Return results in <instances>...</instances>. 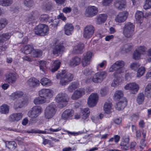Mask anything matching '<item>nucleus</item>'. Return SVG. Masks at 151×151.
Segmentation results:
<instances>
[{
    "instance_id": "nucleus-1",
    "label": "nucleus",
    "mask_w": 151,
    "mask_h": 151,
    "mask_svg": "<svg viewBox=\"0 0 151 151\" xmlns=\"http://www.w3.org/2000/svg\"><path fill=\"white\" fill-rule=\"evenodd\" d=\"M56 78L60 79V83L62 86L65 85L72 81L73 75L70 73H67L65 70L58 73L56 76Z\"/></svg>"
},
{
    "instance_id": "nucleus-2",
    "label": "nucleus",
    "mask_w": 151,
    "mask_h": 151,
    "mask_svg": "<svg viewBox=\"0 0 151 151\" xmlns=\"http://www.w3.org/2000/svg\"><path fill=\"white\" fill-rule=\"evenodd\" d=\"M57 111L56 105L51 104L47 106L44 111V117L46 119L52 118L55 114Z\"/></svg>"
},
{
    "instance_id": "nucleus-3",
    "label": "nucleus",
    "mask_w": 151,
    "mask_h": 151,
    "mask_svg": "<svg viewBox=\"0 0 151 151\" xmlns=\"http://www.w3.org/2000/svg\"><path fill=\"white\" fill-rule=\"evenodd\" d=\"M125 65L124 62L122 60H119L116 62L109 69V72H112L115 71L114 73L115 76L117 74H120L122 73V68Z\"/></svg>"
},
{
    "instance_id": "nucleus-4",
    "label": "nucleus",
    "mask_w": 151,
    "mask_h": 151,
    "mask_svg": "<svg viewBox=\"0 0 151 151\" xmlns=\"http://www.w3.org/2000/svg\"><path fill=\"white\" fill-rule=\"evenodd\" d=\"M135 26L130 22L125 24L123 28V33L125 37L127 38L132 37L134 33Z\"/></svg>"
},
{
    "instance_id": "nucleus-5",
    "label": "nucleus",
    "mask_w": 151,
    "mask_h": 151,
    "mask_svg": "<svg viewBox=\"0 0 151 151\" xmlns=\"http://www.w3.org/2000/svg\"><path fill=\"white\" fill-rule=\"evenodd\" d=\"M49 31V28L43 24H39L34 29L35 33L38 35L44 36L47 35Z\"/></svg>"
},
{
    "instance_id": "nucleus-6",
    "label": "nucleus",
    "mask_w": 151,
    "mask_h": 151,
    "mask_svg": "<svg viewBox=\"0 0 151 151\" xmlns=\"http://www.w3.org/2000/svg\"><path fill=\"white\" fill-rule=\"evenodd\" d=\"M56 101L64 107L67 104L68 101L67 95L63 93H60L57 95L55 98Z\"/></svg>"
},
{
    "instance_id": "nucleus-7",
    "label": "nucleus",
    "mask_w": 151,
    "mask_h": 151,
    "mask_svg": "<svg viewBox=\"0 0 151 151\" xmlns=\"http://www.w3.org/2000/svg\"><path fill=\"white\" fill-rule=\"evenodd\" d=\"M107 76V73L105 71L99 72L95 73L93 76L92 80L95 83L101 82Z\"/></svg>"
},
{
    "instance_id": "nucleus-8",
    "label": "nucleus",
    "mask_w": 151,
    "mask_h": 151,
    "mask_svg": "<svg viewBox=\"0 0 151 151\" xmlns=\"http://www.w3.org/2000/svg\"><path fill=\"white\" fill-rule=\"evenodd\" d=\"M42 111V108L40 106H35L33 107L28 111L27 115L30 117L35 118L37 117Z\"/></svg>"
},
{
    "instance_id": "nucleus-9",
    "label": "nucleus",
    "mask_w": 151,
    "mask_h": 151,
    "mask_svg": "<svg viewBox=\"0 0 151 151\" xmlns=\"http://www.w3.org/2000/svg\"><path fill=\"white\" fill-rule=\"evenodd\" d=\"M95 29L92 25L86 26L84 28L83 36L85 38L89 39L91 37L94 33Z\"/></svg>"
},
{
    "instance_id": "nucleus-10",
    "label": "nucleus",
    "mask_w": 151,
    "mask_h": 151,
    "mask_svg": "<svg viewBox=\"0 0 151 151\" xmlns=\"http://www.w3.org/2000/svg\"><path fill=\"white\" fill-rule=\"evenodd\" d=\"M53 93V91L52 89H42L39 91V94L41 97L50 98L52 97Z\"/></svg>"
},
{
    "instance_id": "nucleus-11",
    "label": "nucleus",
    "mask_w": 151,
    "mask_h": 151,
    "mask_svg": "<svg viewBox=\"0 0 151 151\" xmlns=\"http://www.w3.org/2000/svg\"><path fill=\"white\" fill-rule=\"evenodd\" d=\"M98 96L96 93H92L89 96L88 101V106L92 107L95 106L97 103Z\"/></svg>"
},
{
    "instance_id": "nucleus-12",
    "label": "nucleus",
    "mask_w": 151,
    "mask_h": 151,
    "mask_svg": "<svg viewBox=\"0 0 151 151\" xmlns=\"http://www.w3.org/2000/svg\"><path fill=\"white\" fill-rule=\"evenodd\" d=\"M28 103V101L26 98H22L17 99L15 102L14 107L15 109L21 108L24 105H27Z\"/></svg>"
},
{
    "instance_id": "nucleus-13",
    "label": "nucleus",
    "mask_w": 151,
    "mask_h": 151,
    "mask_svg": "<svg viewBox=\"0 0 151 151\" xmlns=\"http://www.w3.org/2000/svg\"><path fill=\"white\" fill-rule=\"evenodd\" d=\"M128 15V12L126 11L120 12L116 16L115 20L119 23L124 22L126 20Z\"/></svg>"
},
{
    "instance_id": "nucleus-14",
    "label": "nucleus",
    "mask_w": 151,
    "mask_h": 151,
    "mask_svg": "<svg viewBox=\"0 0 151 151\" xmlns=\"http://www.w3.org/2000/svg\"><path fill=\"white\" fill-rule=\"evenodd\" d=\"M97 8L94 6H91L88 7L86 10V14L88 17H92L96 15L98 13Z\"/></svg>"
},
{
    "instance_id": "nucleus-15",
    "label": "nucleus",
    "mask_w": 151,
    "mask_h": 151,
    "mask_svg": "<svg viewBox=\"0 0 151 151\" xmlns=\"http://www.w3.org/2000/svg\"><path fill=\"white\" fill-rule=\"evenodd\" d=\"M92 56V53L87 52L82 59V63L83 66L85 67L88 65L90 62Z\"/></svg>"
},
{
    "instance_id": "nucleus-16",
    "label": "nucleus",
    "mask_w": 151,
    "mask_h": 151,
    "mask_svg": "<svg viewBox=\"0 0 151 151\" xmlns=\"http://www.w3.org/2000/svg\"><path fill=\"white\" fill-rule=\"evenodd\" d=\"M126 90H131L133 94L136 93L139 90V86L137 84L135 83H130L127 84L124 87Z\"/></svg>"
},
{
    "instance_id": "nucleus-17",
    "label": "nucleus",
    "mask_w": 151,
    "mask_h": 151,
    "mask_svg": "<svg viewBox=\"0 0 151 151\" xmlns=\"http://www.w3.org/2000/svg\"><path fill=\"white\" fill-rule=\"evenodd\" d=\"M85 91L83 89H79L74 91L72 94L71 99L73 100H76L80 98L84 94Z\"/></svg>"
},
{
    "instance_id": "nucleus-18",
    "label": "nucleus",
    "mask_w": 151,
    "mask_h": 151,
    "mask_svg": "<svg viewBox=\"0 0 151 151\" xmlns=\"http://www.w3.org/2000/svg\"><path fill=\"white\" fill-rule=\"evenodd\" d=\"M23 116L22 114L21 113H13L9 117V120L10 122H16L20 120Z\"/></svg>"
},
{
    "instance_id": "nucleus-19",
    "label": "nucleus",
    "mask_w": 151,
    "mask_h": 151,
    "mask_svg": "<svg viewBox=\"0 0 151 151\" xmlns=\"http://www.w3.org/2000/svg\"><path fill=\"white\" fill-rule=\"evenodd\" d=\"M127 2L126 0H115L114 6L117 9H122L126 6Z\"/></svg>"
},
{
    "instance_id": "nucleus-20",
    "label": "nucleus",
    "mask_w": 151,
    "mask_h": 151,
    "mask_svg": "<svg viewBox=\"0 0 151 151\" xmlns=\"http://www.w3.org/2000/svg\"><path fill=\"white\" fill-rule=\"evenodd\" d=\"M74 28L72 24L67 23L64 27L65 34L68 36L72 35L73 31Z\"/></svg>"
},
{
    "instance_id": "nucleus-21",
    "label": "nucleus",
    "mask_w": 151,
    "mask_h": 151,
    "mask_svg": "<svg viewBox=\"0 0 151 151\" xmlns=\"http://www.w3.org/2000/svg\"><path fill=\"white\" fill-rule=\"evenodd\" d=\"M27 84L29 87L34 88L38 86L40 84V81L35 78L32 77L27 81Z\"/></svg>"
},
{
    "instance_id": "nucleus-22",
    "label": "nucleus",
    "mask_w": 151,
    "mask_h": 151,
    "mask_svg": "<svg viewBox=\"0 0 151 151\" xmlns=\"http://www.w3.org/2000/svg\"><path fill=\"white\" fill-rule=\"evenodd\" d=\"M64 47L60 44L54 46L52 47V53L54 55H59L63 51Z\"/></svg>"
},
{
    "instance_id": "nucleus-23",
    "label": "nucleus",
    "mask_w": 151,
    "mask_h": 151,
    "mask_svg": "<svg viewBox=\"0 0 151 151\" xmlns=\"http://www.w3.org/2000/svg\"><path fill=\"white\" fill-rule=\"evenodd\" d=\"M16 80V75L14 73H10L6 76L5 81L9 83H14Z\"/></svg>"
},
{
    "instance_id": "nucleus-24",
    "label": "nucleus",
    "mask_w": 151,
    "mask_h": 151,
    "mask_svg": "<svg viewBox=\"0 0 151 151\" xmlns=\"http://www.w3.org/2000/svg\"><path fill=\"white\" fill-rule=\"evenodd\" d=\"M73 111L71 109L66 110L63 113L62 118L64 120L69 119L73 116Z\"/></svg>"
},
{
    "instance_id": "nucleus-25",
    "label": "nucleus",
    "mask_w": 151,
    "mask_h": 151,
    "mask_svg": "<svg viewBox=\"0 0 151 151\" xmlns=\"http://www.w3.org/2000/svg\"><path fill=\"white\" fill-rule=\"evenodd\" d=\"M81 61V59L80 58L75 56L70 60L69 63V65L72 67H74L79 65Z\"/></svg>"
},
{
    "instance_id": "nucleus-26",
    "label": "nucleus",
    "mask_w": 151,
    "mask_h": 151,
    "mask_svg": "<svg viewBox=\"0 0 151 151\" xmlns=\"http://www.w3.org/2000/svg\"><path fill=\"white\" fill-rule=\"evenodd\" d=\"M107 15L106 14H101L98 15L96 17V22L98 24H101L104 23L106 20Z\"/></svg>"
},
{
    "instance_id": "nucleus-27",
    "label": "nucleus",
    "mask_w": 151,
    "mask_h": 151,
    "mask_svg": "<svg viewBox=\"0 0 151 151\" xmlns=\"http://www.w3.org/2000/svg\"><path fill=\"white\" fill-rule=\"evenodd\" d=\"M84 47L83 44L79 43L76 45L73 48V52L75 54H78L82 53V50Z\"/></svg>"
},
{
    "instance_id": "nucleus-28",
    "label": "nucleus",
    "mask_w": 151,
    "mask_h": 151,
    "mask_svg": "<svg viewBox=\"0 0 151 151\" xmlns=\"http://www.w3.org/2000/svg\"><path fill=\"white\" fill-rule=\"evenodd\" d=\"M112 104L109 101L106 102L104 106V110L105 112L107 114H109L113 111Z\"/></svg>"
},
{
    "instance_id": "nucleus-29",
    "label": "nucleus",
    "mask_w": 151,
    "mask_h": 151,
    "mask_svg": "<svg viewBox=\"0 0 151 151\" xmlns=\"http://www.w3.org/2000/svg\"><path fill=\"white\" fill-rule=\"evenodd\" d=\"M5 144L6 146L11 151L14 150L17 146V144L14 141H4Z\"/></svg>"
},
{
    "instance_id": "nucleus-30",
    "label": "nucleus",
    "mask_w": 151,
    "mask_h": 151,
    "mask_svg": "<svg viewBox=\"0 0 151 151\" xmlns=\"http://www.w3.org/2000/svg\"><path fill=\"white\" fill-rule=\"evenodd\" d=\"M23 93L20 91H17L13 93L10 96L11 98L13 100L22 98Z\"/></svg>"
},
{
    "instance_id": "nucleus-31",
    "label": "nucleus",
    "mask_w": 151,
    "mask_h": 151,
    "mask_svg": "<svg viewBox=\"0 0 151 151\" xmlns=\"http://www.w3.org/2000/svg\"><path fill=\"white\" fill-rule=\"evenodd\" d=\"M40 19L42 22H46L49 23L52 22L53 21L52 17H49L46 14L41 15Z\"/></svg>"
},
{
    "instance_id": "nucleus-32",
    "label": "nucleus",
    "mask_w": 151,
    "mask_h": 151,
    "mask_svg": "<svg viewBox=\"0 0 151 151\" xmlns=\"http://www.w3.org/2000/svg\"><path fill=\"white\" fill-rule=\"evenodd\" d=\"M11 34L10 33H6L2 34L0 36V43H4L5 41L9 39L10 37Z\"/></svg>"
},
{
    "instance_id": "nucleus-33",
    "label": "nucleus",
    "mask_w": 151,
    "mask_h": 151,
    "mask_svg": "<svg viewBox=\"0 0 151 151\" xmlns=\"http://www.w3.org/2000/svg\"><path fill=\"white\" fill-rule=\"evenodd\" d=\"M40 82L43 86L45 87L50 86L52 84L51 81L49 79L45 78H42Z\"/></svg>"
},
{
    "instance_id": "nucleus-34",
    "label": "nucleus",
    "mask_w": 151,
    "mask_h": 151,
    "mask_svg": "<svg viewBox=\"0 0 151 151\" xmlns=\"http://www.w3.org/2000/svg\"><path fill=\"white\" fill-rule=\"evenodd\" d=\"M9 107L6 104H3L0 107V112L2 114H7L9 111Z\"/></svg>"
},
{
    "instance_id": "nucleus-35",
    "label": "nucleus",
    "mask_w": 151,
    "mask_h": 151,
    "mask_svg": "<svg viewBox=\"0 0 151 151\" xmlns=\"http://www.w3.org/2000/svg\"><path fill=\"white\" fill-rule=\"evenodd\" d=\"M34 49L33 46L30 45H27L23 48L24 53L26 54L31 53Z\"/></svg>"
},
{
    "instance_id": "nucleus-36",
    "label": "nucleus",
    "mask_w": 151,
    "mask_h": 151,
    "mask_svg": "<svg viewBox=\"0 0 151 151\" xmlns=\"http://www.w3.org/2000/svg\"><path fill=\"white\" fill-rule=\"evenodd\" d=\"M42 54V52L38 49H34L33 50L31 54V57L34 58H39L41 56Z\"/></svg>"
},
{
    "instance_id": "nucleus-37",
    "label": "nucleus",
    "mask_w": 151,
    "mask_h": 151,
    "mask_svg": "<svg viewBox=\"0 0 151 151\" xmlns=\"http://www.w3.org/2000/svg\"><path fill=\"white\" fill-rule=\"evenodd\" d=\"M127 101L125 100L124 101H120L118 102L116 105V109L119 111L123 109L126 106Z\"/></svg>"
},
{
    "instance_id": "nucleus-38",
    "label": "nucleus",
    "mask_w": 151,
    "mask_h": 151,
    "mask_svg": "<svg viewBox=\"0 0 151 151\" xmlns=\"http://www.w3.org/2000/svg\"><path fill=\"white\" fill-rule=\"evenodd\" d=\"M143 17V12L140 11H137L135 14V18L138 22L140 23H142V21Z\"/></svg>"
},
{
    "instance_id": "nucleus-39",
    "label": "nucleus",
    "mask_w": 151,
    "mask_h": 151,
    "mask_svg": "<svg viewBox=\"0 0 151 151\" xmlns=\"http://www.w3.org/2000/svg\"><path fill=\"white\" fill-rule=\"evenodd\" d=\"M79 86V84L76 82L72 83L69 86L68 88V91L70 92H72L73 91L78 88Z\"/></svg>"
},
{
    "instance_id": "nucleus-40",
    "label": "nucleus",
    "mask_w": 151,
    "mask_h": 151,
    "mask_svg": "<svg viewBox=\"0 0 151 151\" xmlns=\"http://www.w3.org/2000/svg\"><path fill=\"white\" fill-rule=\"evenodd\" d=\"M8 24V21L5 18L0 19V31L5 28Z\"/></svg>"
},
{
    "instance_id": "nucleus-41",
    "label": "nucleus",
    "mask_w": 151,
    "mask_h": 151,
    "mask_svg": "<svg viewBox=\"0 0 151 151\" xmlns=\"http://www.w3.org/2000/svg\"><path fill=\"white\" fill-rule=\"evenodd\" d=\"M134 47L132 43H127L124 45L122 47L123 50L126 52L131 51Z\"/></svg>"
},
{
    "instance_id": "nucleus-42",
    "label": "nucleus",
    "mask_w": 151,
    "mask_h": 151,
    "mask_svg": "<svg viewBox=\"0 0 151 151\" xmlns=\"http://www.w3.org/2000/svg\"><path fill=\"white\" fill-rule=\"evenodd\" d=\"M61 63L59 60L55 61L52 65V67L51 69V71L52 72H54L59 68Z\"/></svg>"
},
{
    "instance_id": "nucleus-43",
    "label": "nucleus",
    "mask_w": 151,
    "mask_h": 151,
    "mask_svg": "<svg viewBox=\"0 0 151 151\" xmlns=\"http://www.w3.org/2000/svg\"><path fill=\"white\" fill-rule=\"evenodd\" d=\"M145 94L148 98L151 97V83L148 84L146 86Z\"/></svg>"
},
{
    "instance_id": "nucleus-44",
    "label": "nucleus",
    "mask_w": 151,
    "mask_h": 151,
    "mask_svg": "<svg viewBox=\"0 0 151 151\" xmlns=\"http://www.w3.org/2000/svg\"><path fill=\"white\" fill-rule=\"evenodd\" d=\"M123 93L122 91L118 90L115 92L114 94V98L115 100L118 101L123 97Z\"/></svg>"
},
{
    "instance_id": "nucleus-45",
    "label": "nucleus",
    "mask_w": 151,
    "mask_h": 151,
    "mask_svg": "<svg viewBox=\"0 0 151 151\" xmlns=\"http://www.w3.org/2000/svg\"><path fill=\"white\" fill-rule=\"evenodd\" d=\"M46 101L45 99H43L41 97H38L34 100L33 102L35 104L38 105L43 104L45 103Z\"/></svg>"
},
{
    "instance_id": "nucleus-46",
    "label": "nucleus",
    "mask_w": 151,
    "mask_h": 151,
    "mask_svg": "<svg viewBox=\"0 0 151 151\" xmlns=\"http://www.w3.org/2000/svg\"><path fill=\"white\" fill-rule=\"evenodd\" d=\"M144 98L145 96L143 93L139 94L136 98L137 103L139 104H142L144 101Z\"/></svg>"
},
{
    "instance_id": "nucleus-47",
    "label": "nucleus",
    "mask_w": 151,
    "mask_h": 151,
    "mask_svg": "<svg viewBox=\"0 0 151 151\" xmlns=\"http://www.w3.org/2000/svg\"><path fill=\"white\" fill-rule=\"evenodd\" d=\"M12 0H0V5L3 6H8L12 3Z\"/></svg>"
},
{
    "instance_id": "nucleus-48",
    "label": "nucleus",
    "mask_w": 151,
    "mask_h": 151,
    "mask_svg": "<svg viewBox=\"0 0 151 151\" xmlns=\"http://www.w3.org/2000/svg\"><path fill=\"white\" fill-rule=\"evenodd\" d=\"M141 55H144L147 50V48L143 46H140L136 49Z\"/></svg>"
},
{
    "instance_id": "nucleus-49",
    "label": "nucleus",
    "mask_w": 151,
    "mask_h": 151,
    "mask_svg": "<svg viewBox=\"0 0 151 151\" xmlns=\"http://www.w3.org/2000/svg\"><path fill=\"white\" fill-rule=\"evenodd\" d=\"M27 132L28 133H38V134H47V132L45 131H42L38 129H31L27 130Z\"/></svg>"
},
{
    "instance_id": "nucleus-50",
    "label": "nucleus",
    "mask_w": 151,
    "mask_h": 151,
    "mask_svg": "<svg viewBox=\"0 0 151 151\" xmlns=\"http://www.w3.org/2000/svg\"><path fill=\"white\" fill-rule=\"evenodd\" d=\"M145 68L143 67H141L138 70L137 74V77H140L144 73L145 71Z\"/></svg>"
},
{
    "instance_id": "nucleus-51",
    "label": "nucleus",
    "mask_w": 151,
    "mask_h": 151,
    "mask_svg": "<svg viewBox=\"0 0 151 151\" xmlns=\"http://www.w3.org/2000/svg\"><path fill=\"white\" fill-rule=\"evenodd\" d=\"M39 63L40 69L42 71H44L45 70L46 68V62L45 61H40Z\"/></svg>"
},
{
    "instance_id": "nucleus-52",
    "label": "nucleus",
    "mask_w": 151,
    "mask_h": 151,
    "mask_svg": "<svg viewBox=\"0 0 151 151\" xmlns=\"http://www.w3.org/2000/svg\"><path fill=\"white\" fill-rule=\"evenodd\" d=\"M120 145L121 147V148L125 151L129 150V143L121 142L120 144Z\"/></svg>"
},
{
    "instance_id": "nucleus-53",
    "label": "nucleus",
    "mask_w": 151,
    "mask_h": 151,
    "mask_svg": "<svg viewBox=\"0 0 151 151\" xmlns=\"http://www.w3.org/2000/svg\"><path fill=\"white\" fill-rule=\"evenodd\" d=\"M151 7V0H145V4L143 7L145 9H147Z\"/></svg>"
},
{
    "instance_id": "nucleus-54",
    "label": "nucleus",
    "mask_w": 151,
    "mask_h": 151,
    "mask_svg": "<svg viewBox=\"0 0 151 151\" xmlns=\"http://www.w3.org/2000/svg\"><path fill=\"white\" fill-rule=\"evenodd\" d=\"M53 4L51 2L46 3L44 5L45 9L46 11H49L52 9Z\"/></svg>"
},
{
    "instance_id": "nucleus-55",
    "label": "nucleus",
    "mask_w": 151,
    "mask_h": 151,
    "mask_svg": "<svg viewBox=\"0 0 151 151\" xmlns=\"http://www.w3.org/2000/svg\"><path fill=\"white\" fill-rule=\"evenodd\" d=\"M94 73V72L92 70L89 68L85 69L83 72V74L86 76L93 74Z\"/></svg>"
},
{
    "instance_id": "nucleus-56",
    "label": "nucleus",
    "mask_w": 151,
    "mask_h": 151,
    "mask_svg": "<svg viewBox=\"0 0 151 151\" xmlns=\"http://www.w3.org/2000/svg\"><path fill=\"white\" fill-rule=\"evenodd\" d=\"M141 55L139 52L135 50L133 54V58L135 60H138L140 58Z\"/></svg>"
},
{
    "instance_id": "nucleus-57",
    "label": "nucleus",
    "mask_w": 151,
    "mask_h": 151,
    "mask_svg": "<svg viewBox=\"0 0 151 151\" xmlns=\"http://www.w3.org/2000/svg\"><path fill=\"white\" fill-rule=\"evenodd\" d=\"M140 66V65L139 63H133L131 64L130 67L132 70L135 71Z\"/></svg>"
},
{
    "instance_id": "nucleus-58",
    "label": "nucleus",
    "mask_w": 151,
    "mask_h": 151,
    "mask_svg": "<svg viewBox=\"0 0 151 151\" xmlns=\"http://www.w3.org/2000/svg\"><path fill=\"white\" fill-rule=\"evenodd\" d=\"M35 19V17L32 14L29 15L25 20V22L27 23L33 22Z\"/></svg>"
},
{
    "instance_id": "nucleus-59",
    "label": "nucleus",
    "mask_w": 151,
    "mask_h": 151,
    "mask_svg": "<svg viewBox=\"0 0 151 151\" xmlns=\"http://www.w3.org/2000/svg\"><path fill=\"white\" fill-rule=\"evenodd\" d=\"M119 82V78H118L115 77L111 84V86L114 87L118 85Z\"/></svg>"
},
{
    "instance_id": "nucleus-60",
    "label": "nucleus",
    "mask_w": 151,
    "mask_h": 151,
    "mask_svg": "<svg viewBox=\"0 0 151 151\" xmlns=\"http://www.w3.org/2000/svg\"><path fill=\"white\" fill-rule=\"evenodd\" d=\"M113 0H102V4L103 6H109Z\"/></svg>"
},
{
    "instance_id": "nucleus-61",
    "label": "nucleus",
    "mask_w": 151,
    "mask_h": 151,
    "mask_svg": "<svg viewBox=\"0 0 151 151\" xmlns=\"http://www.w3.org/2000/svg\"><path fill=\"white\" fill-rule=\"evenodd\" d=\"M24 3L26 6L29 7H31L33 4V1L31 0L28 1L25 0L24 1Z\"/></svg>"
},
{
    "instance_id": "nucleus-62",
    "label": "nucleus",
    "mask_w": 151,
    "mask_h": 151,
    "mask_svg": "<svg viewBox=\"0 0 151 151\" xmlns=\"http://www.w3.org/2000/svg\"><path fill=\"white\" fill-rule=\"evenodd\" d=\"M146 142L144 139H142L140 143L139 147L140 148L143 149L146 146Z\"/></svg>"
},
{
    "instance_id": "nucleus-63",
    "label": "nucleus",
    "mask_w": 151,
    "mask_h": 151,
    "mask_svg": "<svg viewBox=\"0 0 151 151\" xmlns=\"http://www.w3.org/2000/svg\"><path fill=\"white\" fill-rule=\"evenodd\" d=\"M90 111L88 108H86L83 109L81 111V114H85L88 115L89 116Z\"/></svg>"
},
{
    "instance_id": "nucleus-64",
    "label": "nucleus",
    "mask_w": 151,
    "mask_h": 151,
    "mask_svg": "<svg viewBox=\"0 0 151 151\" xmlns=\"http://www.w3.org/2000/svg\"><path fill=\"white\" fill-rule=\"evenodd\" d=\"M108 92V89L105 87L101 89L100 91V93L102 96L106 95Z\"/></svg>"
}]
</instances>
